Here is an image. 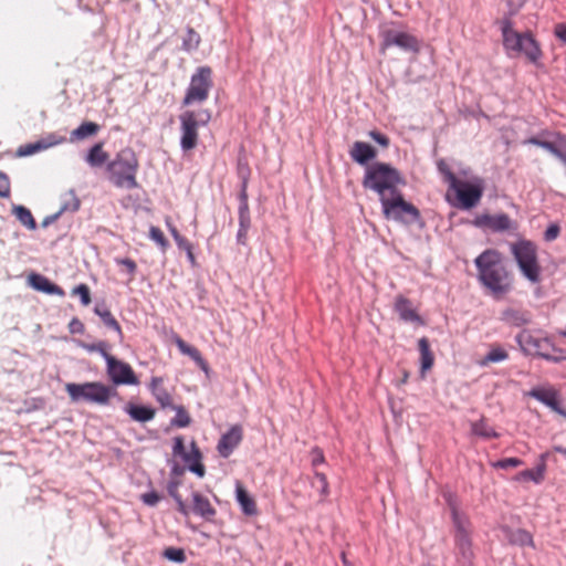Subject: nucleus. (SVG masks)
Masks as SVG:
<instances>
[{"instance_id": "59", "label": "nucleus", "mask_w": 566, "mask_h": 566, "mask_svg": "<svg viewBox=\"0 0 566 566\" xmlns=\"http://www.w3.org/2000/svg\"><path fill=\"white\" fill-rule=\"evenodd\" d=\"M324 463V454L323 451L318 448H314L312 450V465L317 467L318 464Z\"/></svg>"}, {"instance_id": "14", "label": "nucleus", "mask_w": 566, "mask_h": 566, "mask_svg": "<svg viewBox=\"0 0 566 566\" xmlns=\"http://www.w3.org/2000/svg\"><path fill=\"white\" fill-rule=\"evenodd\" d=\"M243 437V430L240 424L232 426L224 432L217 446V450L222 458H229L233 450L239 446Z\"/></svg>"}, {"instance_id": "24", "label": "nucleus", "mask_w": 566, "mask_h": 566, "mask_svg": "<svg viewBox=\"0 0 566 566\" xmlns=\"http://www.w3.org/2000/svg\"><path fill=\"white\" fill-rule=\"evenodd\" d=\"M124 411L135 421L147 422L154 419L155 409L149 406L135 405L128 402L124 407Z\"/></svg>"}, {"instance_id": "18", "label": "nucleus", "mask_w": 566, "mask_h": 566, "mask_svg": "<svg viewBox=\"0 0 566 566\" xmlns=\"http://www.w3.org/2000/svg\"><path fill=\"white\" fill-rule=\"evenodd\" d=\"M202 454L195 441L190 443V451H187L181 460L187 464L190 472L199 478H203L206 473L205 465L201 463Z\"/></svg>"}, {"instance_id": "46", "label": "nucleus", "mask_w": 566, "mask_h": 566, "mask_svg": "<svg viewBox=\"0 0 566 566\" xmlns=\"http://www.w3.org/2000/svg\"><path fill=\"white\" fill-rule=\"evenodd\" d=\"M72 293L80 296L82 305L87 306L91 303V292L86 284H78Z\"/></svg>"}, {"instance_id": "22", "label": "nucleus", "mask_w": 566, "mask_h": 566, "mask_svg": "<svg viewBox=\"0 0 566 566\" xmlns=\"http://www.w3.org/2000/svg\"><path fill=\"white\" fill-rule=\"evenodd\" d=\"M395 310L398 313L400 319L403 322H412L417 324H422V319L417 311L412 307V303L410 300L399 296L395 303Z\"/></svg>"}, {"instance_id": "47", "label": "nucleus", "mask_w": 566, "mask_h": 566, "mask_svg": "<svg viewBox=\"0 0 566 566\" xmlns=\"http://www.w3.org/2000/svg\"><path fill=\"white\" fill-rule=\"evenodd\" d=\"M509 357L507 353L501 347L492 348L485 356L488 363H500Z\"/></svg>"}, {"instance_id": "7", "label": "nucleus", "mask_w": 566, "mask_h": 566, "mask_svg": "<svg viewBox=\"0 0 566 566\" xmlns=\"http://www.w3.org/2000/svg\"><path fill=\"white\" fill-rule=\"evenodd\" d=\"M511 252L521 273L531 282L541 281V266L537 261L536 245L528 240H520L511 244Z\"/></svg>"}, {"instance_id": "34", "label": "nucleus", "mask_w": 566, "mask_h": 566, "mask_svg": "<svg viewBox=\"0 0 566 566\" xmlns=\"http://www.w3.org/2000/svg\"><path fill=\"white\" fill-rule=\"evenodd\" d=\"M99 126L93 122H84L71 133V140H82L90 136L95 135Z\"/></svg>"}, {"instance_id": "56", "label": "nucleus", "mask_w": 566, "mask_h": 566, "mask_svg": "<svg viewBox=\"0 0 566 566\" xmlns=\"http://www.w3.org/2000/svg\"><path fill=\"white\" fill-rule=\"evenodd\" d=\"M116 263L119 264V265L125 266L127 272L130 275H134L136 270H137L136 262L134 260L129 259V258L116 259Z\"/></svg>"}, {"instance_id": "36", "label": "nucleus", "mask_w": 566, "mask_h": 566, "mask_svg": "<svg viewBox=\"0 0 566 566\" xmlns=\"http://www.w3.org/2000/svg\"><path fill=\"white\" fill-rule=\"evenodd\" d=\"M201 38L197 31L188 27L182 38L181 50L191 53L196 51L200 44Z\"/></svg>"}, {"instance_id": "11", "label": "nucleus", "mask_w": 566, "mask_h": 566, "mask_svg": "<svg viewBox=\"0 0 566 566\" xmlns=\"http://www.w3.org/2000/svg\"><path fill=\"white\" fill-rule=\"evenodd\" d=\"M449 187L455 192L459 207L469 210L481 200L484 192V180L481 177H473L469 181L457 179V182L451 184Z\"/></svg>"}, {"instance_id": "52", "label": "nucleus", "mask_w": 566, "mask_h": 566, "mask_svg": "<svg viewBox=\"0 0 566 566\" xmlns=\"http://www.w3.org/2000/svg\"><path fill=\"white\" fill-rule=\"evenodd\" d=\"M369 136L373 140H375L377 144H379L380 146H382L385 148H387L390 144L389 138L386 135H384L377 130H370Z\"/></svg>"}, {"instance_id": "23", "label": "nucleus", "mask_w": 566, "mask_h": 566, "mask_svg": "<svg viewBox=\"0 0 566 566\" xmlns=\"http://www.w3.org/2000/svg\"><path fill=\"white\" fill-rule=\"evenodd\" d=\"M546 458L547 453H543L539 457V462L536 464L534 469L521 471L516 476V481H533L536 484H539L544 480L545 471H546Z\"/></svg>"}, {"instance_id": "12", "label": "nucleus", "mask_w": 566, "mask_h": 566, "mask_svg": "<svg viewBox=\"0 0 566 566\" xmlns=\"http://www.w3.org/2000/svg\"><path fill=\"white\" fill-rule=\"evenodd\" d=\"M379 36L381 39V51L391 46H397L403 52L418 53L420 51L419 40L410 33L399 31L394 28H382Z\"/></svg>"}, {"instance_id": "39", "label": "nucleus", "mask_w": 566, "mask_h": 566, "mask_svg": "<svg viewBox=\"0 0 566 566\" xmlns=\"http://www.w3.org/2000/svg\"><path fill=\"white\" fill-rule=\"evenodd\" d=\"M176 416L170 420V424L177 428H186L190 424L191 418L184 406H172Z\"/></svg>"}, {"instance_id": "51", "label": "nucleus", "mask_w": 566, "mask_h": 566, "mask_svg": "<svg viewBox=\"0 0 566 566\" xmlns=\"http://www.w3.org/2000/svg\"><path fill=\"white\" fill-rule=\"evenodd\" d=\"M10 195V181L4 172H0V197L7 198Z\"/></svg>"}, {"instance_id": "20", "label": "nucleus", "mask_w": 566, "mask_h": 566, "mask_svg": "<svg viewBox=\"0 0 566 566\" xmlns=\"http://www.w3.org/2000/svg\"><path fill=\"white\" fill-rule=\"evenodd\" d=\"M29 283L34 290L45 293L48 295H59V296L65 295V292L61 286L54 284L46 276H44L42 274L32 273L29 276Z\"/></svg>"}, {"instance_id": "38", "label": "nucleus", "mask_w": 566, "mask_h": 566, "mask_svg": "<svg viewBox=\"0 0 566 566\" xmlns=\"http://www.w3.org/2000/svg\"><path fill=\"white\" fill-rule=\"evenodd\" d=\"M239 229L237 232V243L240 245H247L248 242V231L251 227V218L250 214H239Z\"/></svg>"}, {"instance_id": "49", "label": "nucleus", "mask_w": 566, "mask_h": 566, "mask_svg": "<svg viewBox=\"0 0 566 566\" xmlns=\"http://www.w3.org/2000/svg\"><path fill=\"white\" fill-rule=\"evenodd\" d=\"M512 541L514 543H517L522 546L524 545H532L533 544V539H532V536L528 532L524 531V530H517L515 532V534L513 535V538Z\"/></svg>"}, {"instance_id": "48", "label": "nucleus", "mask_w": 566, "mask_h": 566, "mask_svg": "<svg viewBox=\"0 0 566 566\" xmlns=\"http://www.w3.org/2000/svg\"><path fill=\"white\" fill-rule=\"evenodd\" d=\"M523 464V461L518 458H505L496 461L493 465L497 469L507 470L510 468H517Z\"/></svg>"}, {"instance_id": "50", "label": "nucleus", "mask_w": 566, "mask_h": 566, "mask_svg": "<svg viewBox=\"0 0 566 566\" xmlns=\"http://www.w3.org/2000/svg\"><path fill=\"white\" fill-rule=\"evenodd\" d=\"M186 452H187V450L185 448L182 437L181 436L175 437L174 446H172L174 455L181 458Z\"/></svg>"}, {"instance_id": "21", "label": "nucleus", "mask_w": 566, "mask_h": 566, "mask_svg": "<svg viewBox=\"0 0 566 566\" xmlns=\"http://www.w3.org/2000/svg\"><path fill=\"white\" fill-rule=\"evenodd\" d=\"M457 562L459 566H472L474 553L472 549L471 537L455 538Z\"/></svg>"}, {"instance_id": "42", "label": "nucleus", "mask_w": 566, "mask_h": 566, "mask_svg": "<svg viewBox=\"0 0 566 566\" xmlns=\"http://www.w3.org/2000/svg\"><path fill=\"white\" fill-rule=\"evenodd\" d=\"M247 189H248V184H245V180H243V182H241L240 192L238 196V199H239L238 214H250Z\"/></svg>"}, {"instance_id": "33", "label": "nucleus", "mask_w": 566, "mask_h": 566, "mask_svg": "<svg viewBox=\"0 0 566 566\" xmlns=\"http://www.w3.org/2000/svg\"><path fill=\"white\" fill-rule=\"evenodd\" d=\"M12 213L15 216V218L19 220V222L28 228L29 230H35L36 229V222L31 213V211L20 205H13L12 206Z\"/></svg>"}, {"instance_id": "2", "label": "nucleus", "mask_w": 566, "mask_h": 566, "mask_svg": "<svg viewBox=\"0 0 566 566\" xmlns=\"http://www.w3.org/2000/svg\"><path fill=\"white\" fill-rule=\"evenodd\" d=\"M405 185L406 179L397 168L380 161L368 165L361 180V186L376 192L380 202L398 192L399 187Z\"/></svg>"}, {"instance_id": "27", "label": "nucleus", "mask_w": 566, "mask_h": 566, "mask_svg": "<svg viewBox=\"0 0 566 566\" xmlns=\"http://www.w3.org/2000/svg\"><path fill=\"white\" fill-rule=\"evenodd\" d=\"M94 313L102 319L103 324L107 328L114 331L117 334L119 339L123 338V332H122V327H120L119 323L116 321V318L114 317L112 312L108 310V307L104 303L96 304L94 306Z\"/></svg>"}, {"instance_id": "61", "label": "nucleus", "mask_w": 566, "mask_h": 566, "mask_svg": "<svg viewBox=\"0 0 566 566\" xmlns=\"http://www.w3.org/2000/svg\"><path fill=\"white\" fill-rule=\"evenodd\" d=\"M238 175L241 179V182H243V180H245V184L249 182L250 169L247 165H242L241 163H239Z\"/></svg>"}, {"instance_id": "3", "label": "nucleus", "mask_w": 566, "mask_h": 566, "mask_svg": "<svg viewBox=\"0 0 566 566\" xmlns=\"http://www.w3.org/2000/svg\"><path fill=\"white\" fill-rule=\"evenodd\" d=\"M503 46L510 56L524 55L531 63L538 65L542 50L537 41L528 32L521 33L513 29L511 19L500 22Z\"/></svg>"}, {"instance_id": "44", "label": "nucleus", "mask_w": 566, "mask_h": 566, "mask_svg": "<svg viewBox=\"0 0 566 566\" xmlns=\"http://www.w3.org/2000/svg\"><path fill=\"white\" fill-rule=\"evenodd\" d=\"M149 238L155 241L164 251L168 248L169 242L164 235L163 231L155 226L149 229Z\"/></svg>"}, {"instance_id": "40", "label": "nucleus", "mask_w": 566, "mask_h": 566, "mask_svg": "<svg viewBox=\"0 0 566 566\" xmlns=\"http://www.w3.org/2000/svg\"><path fill=\"white\" fill-rule=\"evenodd\" d=\"M163 556L165 558H167L168 560L178 563V564H181V563L186 562V559H187L185 551L182 548H178V547H167L163 552Z\"/></svg>"}, {"instance_id": "41", "label": "nucleus", "mask_w": 566, "mask_h": 566, "mask_svg": "<svg viewBox=\"0 0 566 566\" xmlns=\"http://www.w3.org/2000/svg\"><path fill=\"white\" fill-rule=\"evenodd\" d=\"M178 348L186 355L190 356L193 360L198 361L200 365L205 366V360L200 354V352L192 346L187 345L182 339L177 340Z\"/></svg>"}, {"instance_id": "8", "label": "nucleus", "mask_w": 566, "mask_h": 566, "mask_svg": "<svg viewBox=\"0 0 566 566\" xmlns=\"http://www.w3.org/2000/svg\"><path fill=\"white\" fill-rule=\"evenodd\" d=\"M381 210L387 220H394L403 224H413L421 220L419 209L412 203L406 201L401 191L387 199H382Z\"/></svg>"}, {"instance_id": "43", "label": "nucleus", "mask_w": 566, "mask_h": 566, "mask_svg": "<svg viewBox=\"0 0 566 566\" xmlns=\"http://www.w3.org/2000/svg\"><path fill=\"white\" fill-rule=\"evenodd\" d=\"M85 348L88 352H91V353H98V354H101V356L105 359L106 363H107V358L108 357H113L108 353V349H109L108 343H106L104 340H99L97 343H93V344L86 345Z\"/></svg>"}, {"instance_id": "1", "label": "nucleus", "mask_w": 566, "mask_h": 566, "mask_svg": "<svg viewBox=\"0 0 566 566\" xmlns=\"http://www.w3.org/2000/svg\"><path fill=\"white\" fill-rule=\"evenodd\" d=\"M478 280L495 300H501L513 289V275L502 261V255L494 249H488L474 260Z\"/></svg>"}, {"instance_id": "16", "label": "nucleus", "mask_w": 566, "mask_h": 566, "mask_svg": "<svg viewBox=\"0 0 566 566\" xmlns=\"http://www.w3.org/2000/svg\"><path fill=\"white\" fill-rule=\"evenodd\" d=\"M478 227H488L494 232H502L511 229V218L506 213L495 216L483 214L478 217L474 221Z\"/></svg>"}, {"instance_id": "28", "label": "nucleus", "mask_w": 566, "mask_h": 566, "mask_svg": "<svg viewBox=\"0 0 566 566\" xmlns=\"http://www.w3.org/2000/svg\"><path fill=\"white\" fill-rule=\"evenodd\" d=\"M151 392L163 408H171L172 399L169 392L163 387V378L153 377L150 384Z\"/></svg>"}, {"instance_id": "15", "label": "nucleus", "mask_w": 566, "mask_h": 566, "mask_svg": "<svg viewBox=\"0 0 566 566\" xmlns=\"http://www.w3.org/2000/svg\"><path fill=\"white\" fill-rule=\"evenodd\" d=\"M348 154L360 166H367L377 157V150L370 144L359 140L352 145Z\"/></svg>"}, {"instance_id": "26", "label": "nucleus", "mask_w": 566, "mask_h": 566, "mask_svg": "<svg viewBox=\"0 0 566 566\" xmlns=\"http://www.w3.org/2000/svg\"><path fill=\"white\" fill-rule=\"evenodd\" d=\"M530 396L549 407L552 410L563 413L555 391L543 388H533L530 391Z\"/></svg>"}, {"instance_id": "5", "label": "nucleus", "mask_w": 566, "mask_h": 566, "mask_svg": "<svg viewBox=\"0 0 566 566\" xmlns=\"http://www.w3.org/2000/svg\"><path fill=\"white\" fill-rule=\"evenodd\" d=\"M109 181L117 188L135 189L138 187L136 174L138 159L132 148L122 149L116 157L107 164Z\"/></svg>"}, {"instance_id": "64", "label": "nucleus", "mask_w": 566, "mask_h": 566, "mask_svg": "<svg viewBox=\"0 0 566 566\" xmlns=\"http://www.w3.org/2000/svg\"><path fill=\"white\" fill-rule=\"evenodd\" d=\"M177 510L179 513H181L184 516H188L190 509L186 505L182 499H177Z\"/></svg>"}, {"instance_id": "37", "label": "nucleus", "mask_w": 566, "mask_h": 566, "mask_svg": "<svg viewBox=\"0 0 566 566\" xmlns=\"http://www.w3.org/2000/svg\"><path fill=\"white\" fill-rule=\"evenodd\" d=\"M472 433L479 436L484 439H496L499 438V433L490 427L485 419H480L479 421L472 422L471 424Z\"/></svg>"}, {"instance_id": "62", "label": "nucleus", "mask_w": 566, "mask_h": 566, "mask_svg": "<svg viewBox=\"0 0 566 566\" xmlns=\"http://www.w3.org/2000/svg\"><path fill=\"white\" fill-rule=\"evenodd\" d=\"M554 33L556 38L566 43V23L556 24Z\"/></svg>"}, {"instance_id": "45", "label": "nucleus", "mask_w": 566, "mask_h": 566, "mask_svg": "<svg viewBox=\"0 0 566 566\" xmlns=\"http://www.w3.org/2000/svg\"><path fill=\"white\" fill-rule=\"evenodd\" d=\"M437 168L438 171L444 177V181L449 184V186L453 182H457L455 175L451 171L449 165L446 163L444 159H439L437 161Z\"/></svg>"}, {"instance_id": "9", "label": "nucleus", "mask_w": 566, "mask_h": 566, "mask_svg": "<svg viewBox=\"0 0 566 566\" xmlns=\"http://www.w3.org/2000/svg\"><path fill=\"white\" fill-rule=\"evenodd\" d=\"M211 118L208 109L198 112L185 111L179 115L180 120V148L182 151H189L196 148L198 144V127L207 125Z\"/></svg>"}, {"instance_id": "57", "label": "nucleus", "mask_w": 566, "mask_h": 566, "mask_svg": "<svg viewBox=\"0 0 566 566\" xmlns=\"http://www.w3.org/2000/svg\"><path fill=\"white\" fill-rule=\"evenodd\" d=\"M142 500L143 502L146 504V505H149V506H155L159 500H160V496L158 495L157 492L155 491H151V492H148V493H145L142 495Z\"/></svg>"}, {"instance_id": "25", "label": "nucleus", "mask_w": 566, "mask_h": 566, "mask_svg": "<svg viewBox=\"0 0 566 566\" xmlns=\"http://www.w3.org/2000/svg\"><path fill=\"white\" fill-rule=\"evenodd\" d=\"M235 499L245 515L254 516L258 514L254 499L250 496L248 491L239 482L235 485Z\"/></svg>"}, {"instance_id": "63", "label": "nucleus", "mask_w": 566, "mask_h": 566, "mask_svg": "<svg viewBox=\"0 0 566 566\" xmlns=\"http://www.w3.org/2000/svg\"><path fill=\"white\" fill-rule=\"evenodd\" d=\"M61 217V214L57 212L53 213V214H50V216H46L43 221H42V227L43 228H46L49 227L50 224L54 223L55 221H57V219Z\"/></svg>"}, {"instance_id": "4", "label": "nucleus", "mask_w": 566, "mask_h": 566, "mask_svg": "<svg viewBox=\"0 0 566 566\" xmlns=\"http://www.w3.org/2000/svg\"><path fill=\"white\" fill-rule=\"evenodd\" d=\"M515 340L526 356L539 357L549 363L566 360V350L556 347L549 337L539 332L524 328L516 334Z\"/></svg>"}, {"instance_id": "13", "label": "nucleus", "mask_w": 566, "mask_h": 566, "mask_svg": "<svg viewBox=\"0 0 566 566\" xmlns=\"http://www.w3.org/2000/svg\"><path fill=\"white\" fill-rule=\"evenodd\" d=\"M107 375L114 385H137L138 379L129 364L116 359L107 358Z\"/></svg>"}, {"instance_id": "54", "label": "nucleus", "mask_w": 566, "mask_h": 566, "mask_svg": "<svg viewBox=\"0 0 566 566\" xmlns=\"http://www.w3.org/2000/svg\"><path fill=\"white\" fill-rule=\"evenodd\" d=\"M69 331L71 334H83L85 331L84 324L77 318L73 317L69 323Z\"/></svg>"}, {"instance_id": "10", "label": "nucleus", "mask_w": 566, "mask_h": 566, "mask_svg": "<svg viewBox=\"0 0 566 566\" xmlns=\"http://www.w3.org/2000/svg\"><path fill=\"white\" fill-rule=\"evenodd\" d=\"M212 82V71L209 66H200L190 77L189 86L182 99L184 106H189L196 103H203L208 96Z\"/></svg>"}, {"instance_id": "6", "label": "nucleus", "mask_w": 566, "mask_h": 566, "mask_svg": "<svg viewBox=\"0 0 566 566\" xmlns=\"http://www.w3.org/2000/svg\"><path fill=\"white\" fill-rule=\"evenodd\" d=\"M65 390L72 402H87L99 406H107L111 398L119 397L116 388L99 381H87L83 384L69 382Z\"/></svg>"}, {"instance_id": "30", "label": "nucleus", "mask_w": 566, "mask_h": 566, "mask_svg": "<svg viewBox=\"0 0 566 566\" xmlns=\"http://www.w3.org/2000/svg\"><path fill=\"white\" fill-rule=\"evenodd\" d=\"M451 517L455 528L454 539L462 536L470 537V522L454 505L451 506Z\"/></svg>"}, {"instance_id": "58", "label": "nucleus", "mask_w": 566, "mask_h": 566, "mask_svg": "<svg viewBox=\"0 0 566 566\" xmlns=\"http://www.w3.org/2000/svg\"><path fill=\"white\" fill-rule=\"evenodd\" d=\"M315 479L318 481L319 483V486H321V493L323 495H326L327 494V489H328V482H327V478L324 473H321V472H315Z\"/></svg>"}, {"instance_id": "29", "label": "nucleus", "mask_w": 566, "mask_h": 566, "mask_svg": "<svg viewBox=\"0 0 566 566\" xmlns=\"http://www.w3.org/2000/svg\"><path fill=\"white\" fill-rule=\"evenodd\" d=\"M501 321L511 325L521 327L531 322L530 315L526 312L515 310V308H506L501 314Z\"/></svg>"}, {"instance_id": "17", "label": "nucleus", "mask_w": 566, "mask_h": 566, "mask_svg": "<svg viewBox=\"0 0 566 566\" xmlns=\"http://www.w3.org/2000/svg\"><path fill=\"white\" fill-rule=\"evenodd\" d=\"M192 506L191 511L203 518L207 522H213L214 516L217 514L216 509L211 505L208 497L202 495L200 492H192Z\"/></svg>"}, {"instance_id": "31", "label": "nucleus", "mask_w": 566, "mask_h": 566, "mask_svg": "<svg viewBox=\"0 0 566 566\" xmlns=\"http://www.w3.org/2000/svg\"><path fill=\"white\" fill-rule=\"evenodd\" d=\"M418 347L420 352V371L421 374H424L433 366L434 356L430 349V344L427 337H421L418 340Z\"/></svg>"}, {"instance_id": "35", "label": "nucleus", "mask_w": 566, "mask_h": 566, "mask_svg": "<svg viewBox=\"0 0 566 566\" xmlns=\"http://www.w3.org/2000/svg\"><path fill=\"white\" fill-rule=\"evenodd\" d=\"M81 201L74 190H69L62 197L59 213L62 216L65 212H76L80 209Z\"/></svg>"}, {"instance_id": "32", "label": "nucleus", "mask_w": 566, "mask_h": 566, "mask_svg": "<svg viewBox=\"0 0 566 566\" xmlns=\"http://www.w3.org/2000/svg\"><path fill=\"white\" fill-rule=\"evenodd\" d=\"M85 160L93 168L102 167L108 160V154L103 149V144L98 143L91 147Z\"/></svg>"}, {"instance_id": "53", "label": "nucleus", "mask_w": 566, "mask_h": 566, "mask_svg": "<svg viewBox=\"0 0 566 566\" xmlns=\"http://www.w3.org/2000/svg\"><path fill=\"white\" fill-rule=\"evenodd\" d=\"M560 232L559 226L556 223H553L548 226V228L544 232V239L547 242L554 241Z\"/></svg>"}, {"instance_id": "55", "label": "nucleus", "mask_w": 566, "mask_h": 566, "mask_svg": "<svg viewBox=\"0 0 566 566\" xmlns=\"http://www.w3.org/2000/svg\"><path fill=\"white\" fill-rule=\"evenodd\" d=\"M171 234L179 249L185 250L186 248L191 245V243L185 237L180 235L176 228L171 229Z\"/></svg>"}, {"instance_id": "60", "label": "nucleus", "mask_w": 566, "mask_h": 566, "mask_svg": "<svg viewBox=\"0 0 566 566\" xmlns=\"http://www.w3.org/2000/svg\"><path fill=\"white\" fill-rule=\"evenodd\" d=\"M541 148L545 149L555 157L558 151V144L548 140H543L541 144Z\"/></svg>"}, {"instance_id": "19", "label": "nucleus", "mask_w": 566, "mask_h": 566, "mask_svg": "<svg viewBox=\"0 0 566 566\" xmlns=\"http://www.w3.org/2000/svg\"><path fill=\"white\" fill-rule=\"evenodd\" d=\"M63 140H64V138L57 137L54 134H50L40 140H36L34 143H30V144L19 147L18 155L19 156H30V155H33L41 150L48 149L52 146H55V145L62 143Z\"/></svg>"}]
</instances>
